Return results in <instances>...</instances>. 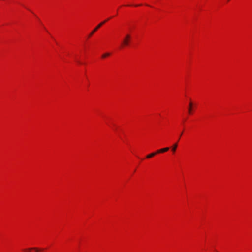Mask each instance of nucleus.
<instances>
[{
  "label": "nucleus",
  "mask_w": 252,
  "mask_h": 252,
  "mask_svg": "<svg viewBox=\"0 0 252 252\" xmlns=\"http://www.w3.org/2000/svg\"><path fill=\"white\" fill-rule=\"evenodd\" d=\"M192 103L190 102L189 104V107L188 108V113L189 114H191L192 113Z\"/></svg>",
  "instance_id": "nucleus-4"
},
{
  "label": "nucleus",
  "mask_w": 252,
  "mask_h": 252,
  "mask_svg": "<svg viewBox=\"0 0 252 252\" xmlns=\"http://www.w3.org/2000/svg\"><path fill=\"white\" fill-rule=\"evenodd\" d=\"M109 19L106 20L100 23H99L90 33L89 37L92 36L97 30L99 28H100Z\"/></svg>",
  "instance_id": "nucleus-2"
},
{
  "label": "nucleus",
  "mask_w": 252,
  "mask_h": 252,
  "mask_svg": "<svg viewBox=\"0 0 252 252\" xmlns=\"http://www.w3.org/2000/svg\"><path fill=\"white\" fill-rule=\"evenodd\" d=\"M178 146V144L177 143H175V144L173 145V147H172V150L173 152H175L176 150V148Z\"/></svg>",
  "instance_id": "nucleus-7"
},
{
  "label": "nucleus",
  "mask_w": 252,
  "mask_h": 252,
  "mask_svg": "<svg viewBox=\"0 0 252 252\" xmlns=\"http://www.w3.org/2000/svg\"><path fill=\"white\" fill-rule=\"evenodd\" d=\"M157 154V152L151 153V154L148 155L146 156V158H151L153 157V156H154L155 155H156Z\"/></svg>",
  "instance_id": "nucleus-6"
},
{
  "label": "nucleus",
  "mask_w": 252,
  "mask_h": 252,
  "mask_svg": "<svg viewBox=\"0 0 252 252\" xmlns=\"http://www.w3.org/2000/svg\"><path fill=\"white\" fill-rule=\"evenodd\" d=\"M109 55H110V53H105V54L102 55V57L104 58H106V57H107V56H108Z\"/></svg>",
  "instance_id": "nucleus-8"
},
{
  "label": "nucleus",
  "mask_w": 252,
  "mask_h": 252,
  "mask_svg": "<svg viewBox=\"0 0 252 252\" xmlns=\"http://www.w3.org/2000/svg\"><path fill=\"white\" fill-rule=\"evenodd\" d=\"M169 147H166V148H164L158 150L156 152H157V154L160 153H163V152H167V151L169 150Z\"/></svg>",
  "instance_id": "nucleus-3"
},
{
  "label": "nucleus",
  "mask_w": 252,
  "mask_h": 252,
  "mask_svg": "<svg viewBox=\"0 0 252 252\" xmlns=\"http://www.w3.org/2000/svg\"><path fill=\"white\" fill-rule=\"evenodd\" d=\"M131 36L130 34H127L122 41V46H128L130 41Z\"/></svg>",
  "instance_id": "nucleus-1"
},
{
  "label": "nucleus",
  "mask_w": 252,
  "mask_h": 252,
  "mask_svg": "<svg viewBox=\"0 0 252 252\" xmlns=\"http://www.w3.org/2000/svg\"><path fill=\"white\" fill-rule=\"evenodd\" d=\"M31 250H36V252H38L39 251V250L37 248H35H35H32L26 249H25L24 251H27L28 252H30V251Z\"/></svg>",
  "instance_id": "nucleus-5"
},
{
  "label": "nucleus",
  "mask_w": 252,
  "mask_h": 252,
  "mask_svg": "<svg viewBox=\"0 0 252 252\" xmlns=\"http://www.w3.org/2000/svg\"><path fill=\"white\" fill-rule=\"evenodd\" d=\"M230 0H228V1H229Z\"/></svg>",
  "instance_id": "nucleus-10"
},
{
  "label": "nucleus",
  "mask_w": 252,
  "mask_h": 252,
  "mask_svg": "<svg viewBox=\"0 0 252 252\" xmlns=\"http://www.w3.org/2000/svg\"><path fill=\"white\" fill-rule=\"evenodd\" d=\"M182 134V133L180 135H179V139L181 138Z\"/></svg>",
  "instance_id": "nucleus-9"
}]
</instances>
